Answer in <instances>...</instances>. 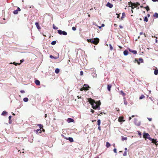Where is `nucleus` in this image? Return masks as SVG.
<instances>
[{
    "label": "nucleus",
    "mask_w": 158,
    "mask_h": 158,
    "mask_svg": "<svg viewBox=\"0 0 158 158\" xmlns=\"http://www.w3.org/2000/svg\"><path fill=\"white\" fill-rule=\"evenodd\" d=\"M18 10H15L13 11V13L15 15L17 14L18 13Z\"/></svg>",
    "instance_id": "a878e982"
},
{
    "label": "nucleus",
    "mask_w": 158,
    "mask_h": 158,
    "mask_svg": "<svg viewBox=\"0 0 158 158\" xmlns=\"http://www.w3.org/2000/svg\"><path fill=\"white\" fill-rule=\"evenodd\" d=\"M116 15H117V18H119V14H116Z\"/></svg>",
    "instance_id": "603ef678"
},
{
    "label": "nucleus",
    "mask_w": 158,
    "mask_h": 158,
    "mask_svg": "<svg viewBox=\"0 0 158 158\" xmlns=\"http://www.w3.org/2000/svg\"><path fill=\"white\" fill-rule=\"evenodd\" d=\"M154 73L155 75H157L158 74V69L155 70L154 71Z\"/></svg>",
    "instance_id": "a211bd4d"
},
{
    "label": "nucleus",
    "mask_w": 158,
    "mask_h": 158,
    "mask_svg": "<svg viewBox=\"0 0 158 158\" xmlns=\"http://www.w3.org/2000/svg\"><path fill=\"white\" fill-rule=\"evenodd\" d=\"M98 129L99 131H100L101 130V128H100V126H99V127H98Z\"/></svg>",
    "instance_id": "8fccbe9b"
},
{
    "label": "nucleus",
    "mask_w": 158,
    "mask_h": 158,
    "mask_svg": "<svg viewBox=\"0 0 158 158\" xmlns=\"http://www.w3.org/2000/svg\"><path fill=\"white\" fill-rule=\"evenodd\" d=\"M119 27L121 28H123V27L122 26H121V25H120L119 26Z\"/></svg>",
    "instance_id": "bf43d9fd"
},
{
    "label": "nucleus",
    "mask_w": 158,
    "mask_h": 158,
    "mask_svg": "<svg viewBox=\"0 0 158 158\" xmlns=\"http://www.w3.org/2000/svg\"><path fill=\"white\" fill-rule=\"evenodd\" d=\"M134 123L135 125L138 126H139L140 124V122L138 121L136 118L134 119Z\"/></svg>",
    "instance_id": "39448f33"
},
{
    "label": "nucleus",
    "mask_w": 158,
    "mask_h": 158,
    "mask_svg": "<svg viewBox=\"0 0 158 158\" xmlns=\"http://www.w3.org/2000/svg\"><path fill=\"white\" fill-rule=\"evenodd\" d=\"M16 10H18V11H20L21 10L20 9L19 7H18L17 9Z\"/></svg>",
    "instance_id": "de8ad7c7"
},
{
    "label": "nucleus",
    "mask_w": 158,
    "mask_h": 158,
    "mask_svg": "<svg viewBox=\"0 0 158 158\" xmlns=\"http://www.w3.org/2000/svg\"><path fill=\"white\" fill-rule=\"evenodd\" d=\"M92 75L93 76V77H94V78H97V74L95 73H92Z\"/></svg>",
    "instance_id": "f8f14e48"
},
{
    "label": "nucleus",
    "mask_w": 158,
    "mask_h": 158,
    "mask_svg": "<svg viewBox=\"0 0 158 158\" xmlns=\"http://www.w3.org/2000/svg\"><path fill=\"white\" fill-rule=\"evenodd\" d=\"M148 11L149 10V8L148 6H147L144 7Z\"/></svg>",
    "instance_id": "c85d7f7f"
},
{
    "label": "nucleus",
    "mask_w": 158,
    "mask_h": 158,
    "mask_svg": "<svg viewBox=\"0 0 158 158\" xmlns=\"http://www.w3.org/2000/svg\"><path fill=\"white\" fill-rule=\"evenodd\" d=\"M154 16L156 18H158V14L157 13H155L154 15Z\"/></svg>",
    "instance_id": "b1692460"
},
{
    "label": "nucleus",
    "mask_w": 158,
    "mask_h": 158,
    "mask_svg": "<svg viewBox=\"0 0 158 158\" xmlns=\"http://www.w3.org/2000/svg\"><path fill=\"white\" fill-rule=\"evenodd\" d=\"M104 26H105V25L103 23L102 24V26H101L102 27H103Z\"/></svg>",
    "instance_id": "13d9d810"
},
{
    "label": "nucleus",
    "mask_w": 158,
    "mask_h": 158,
    "mask_svg": "<svg viewBox=\"0 0 158 158\" xmlns=\"http://www.w3.org/2000/svg\"><path fill=\"white\" fill-rule=\"evenodd\" d=\"M123 117L119 118H118V121L119 122H124L125 121V120H123Z\"/></svg>",
    "instance_id": "ddd939ff"
},
{
    "label": "nucleus",
    "mask_w": 158,
    "mask_h": 158,
    "mask_svg": "<svg viewBox=\"0 0 158 158\" xmlns=\"http://www.w3.org/2000/svg\"><path fill=\"white\" fill-rule=\"evenodd\" d=\"M123 54L125 56H127L128 54V52L127 50H125L123 52Z\"/></svg>",
    "instance_id": "dca6fc26"
},
{
    "label": "nucleus",
    "mask_w": 158,
    "mask_h": 158,
    "mask_svg": "<svg viewBox=\"0 0 158 158\" xmlns=\"http://www.w3.org/2000/svg\"><path fill=\"white\" fill-rule=\"evenodd\" d=\"M20 92L22 93H24L25 92L24 90H21V91Z\"/></svg>",
    "instance_id": "5fc2aeb1"
},
{
    "label": "nucleus",
    "mask_w": 158,
    "mask_h": 158,
    "mask_svg": "<svg viewBox=\"0 0 158 158\" xmlns=\"http://www.w3.org/2000/svg\"><path fill=\"white\" fill-rule=\"evenodd\" d=\"M129 51L130 52L133 53L134 54H136L137 53V52L135 50H132L131 49H129Z\"/></svg>",
    "instance_id": "1a4fd4ad"
},
{
    "label": "nucleus",
    "mask_w": 158,
    "mask_h": 158,
    "mask_svg": "<svg viewBox=\"0 0 158 158\" xmlns=\"http://www.w3.org/2000/svg\"><path fill=\"white\" fill-rule=\"evenodd\" d=\"M109 46H110V50H112L113 49V48L112 46L111 45V44H109Z\"/></svg>",
    "instance_id": "473e14b6"
},
{
    "label": "nucleus",
    "mask_w": 158,
    "mask_h": 158,
    "mask_svg": "<svg viewBox=\"0 0 158 158\" xmlns=\"http://www.w3.org/2000/svg\"><path fill=\"white\" fill-rule=\"evenodd\" d=\"M131 117H129V120H131Z\"/></svg>",
    "instance_id": "69168bd1"
},
{
    "label": "nucleus",
    "mask_w": 158,
    "mask_h": 158,
    "mask_svg": "<svg viewBox=\"0 0 158 158\" xmlns=\"http://www.w3.org/2000/svg\"><path fill=\"white\" fill-rule=\"evenodd\" d=\"M23 101L24 102H27L28 101V99L27 98H23Z\"/></svg>",
    "instance_id": "4be33fe9"
},
{
    "label": "nucleus",
    "mask_w": 158,
    "mask_h": 158,
    "mask_svg": "<svg viewBox=\"0 0 158 158\" xmlns=\"http://www.w3.org/2000/svg\"><path fill=\"white\" fill-rule=\"evenodd\" d=\"M120 93L122 94V95L123 96H124L125 95V93H124V92H123V91L122 90H121L120 91Z\"/></svg>",
    "instance_id": "e433bc0d"
},
{
    "label": "nucleus",
    "mask_w": 158,
    "mask_h": 158,
    "mask_svg": "<svg viewBox=\"0 0 158 158\" xmlns=\"http://www.w3.org/2000/svg\"><path fill=\"white\" fill-rule=\"evenodd\" d=\"M83 72L82 71H81L80 72V75H81V76H82L83 75Z\"/></svg>",
    "instance_id": "c03bdc74"
},
{
    "label": "nucleus",
    "mask_w": 158,
    "mask_h": 158,
    "mask_svg": "<svg viewBox=\"0 0 158 158\" xmlns=\"http://www.w3.org/2000/svg\"><path fill=\"white\" fill-rule=\"evenodd\" d=\"M56 43V41H53L51 43V44L52 45H55Z\"/></svg>",
    "instance_id": "7c9ffc66"
},
{
    "label": "nucleus",
    "mask_w": 158,
    "mask_h": 158,
    "mask_svg": "<svg viewBox=\"0 0 158 158\" xmlns=\"http://www.w3.org/2000/svg\"><path fill=\"white\" fill-rule=\"evenodd\" d=\"M153 139L152 140H150L151 141H152V143H156L157 142V140L155 139Z\"/></svg>",
    "instance_id": "f3484780"
},
{
    "label": "nucleus",
    "mask_w": 158,
    "mask_h": 158,
    "mask_svg": "<svg viewBox=\"0 0 158 158\" xmlns=\"http://www.w3.org/2000/svg\"><path fill=\"white\" fill-rule=\"evenodd\" d=\"M143 137L145 138L148 139L150 140H152V139L150 137L149 134L148 133H144L143 135Z\"/></svg>",
    "instance_id": "7ed1b4c3"
},
{
    "label": "nucleus",
    "mask_w": 158,
    "mask_h": 158,
    "mask_svg": "<svg viewBox=\"0 0 158 158\" xmlns=\"http://www.w3.org/2000/svg\"><path fill=\"white\" fill-rule=\"evenodd\" d=\"M124 104L126 105H127V102L126 101H124Z\"/></svg>",
    "instance_id": "ea45409f"
},
{
    "label": "nucleus",
    "mask_w": 158,
    "mask_h": 158,
    "mask_svg": "<svg viewBox=\"0 0 158 158\" xmlns=\"http://www.w3.org/2000/svg\"><path fill=\"white\" fill-rule=\"evenodd\" d=\"M111 87V85H108L107 89L108 91H110Z\"/></svg>",
    "instance_id": "4468645a"
},
{
    "label": "nucleus",
    "mask_w": 158,
    "mask_h": 158,
    "mask_svg": "<svg viewBox=\"0 0 158 158\" xmlns=\"http://www.w3.org/2000/svg\"><path fill=\"white\" fill-rule=\"evenodd\" d=\"M53 29H56H56H58V27H56L54 25V24L53 25Z\"/></svg>",
    "instance_id": "72a5a7b5"
},
{
    "label": "nucleus",
    "mask_w": 158,
    "mask_h": 158,
    "mask_svg": "<svg viewBox=\"0 0 158 158\" xmlns=\"http://www.w3.org/2000/svg\"><path fill=\"white\" fill-rule=\"evenodd\" d=\"M125 13H122V15L121 17V19H123V18H124L125 17Z\"/></svg>",
    "instance_id": "412c9836"
},
{
    "label": "nucleus",
    "mask_w": 158,
    "mask_h": 158,
    "mask_svg": "<svg viewBox=\"0 0 158 158\" xmlns=\"http://www.w3.org/2000/svg\"><path fill=\"white\" fill-rule=\"evenodd\" d=\"M38 125L39 126L40 129H41L42 127H43V125H41V124H38Z\"/></svg>",
    "instance_id": "2f4dec72"
},
{
    "label": "nucleus",
    "mask_w": 158,
    "mask_h": 158,
    "mask_svg": "<svg viewBox=\"0 0 158 158\" xmlns=\"http://www.w3.org/2000/svg\"><path fill=\"white\" fill-rule=\"evenodd\" d=\"M87 41L88 42L91 43L95 45H97L99 42V39L98 38H96L94 39H88Z\"/></svg>",
    "instance_id": "f03ea898"
},
{
    "label": "nucleus",
    "mask_w": 158,
    "mask_h": 158,
    "mask_svg": "<svg viewBox=\"0 0 158 158\" xmlns=\"http://www.w3.org/2000/svg\"><path fill=\"white\" fill-rule=\"evenodd\" d=\"M140 34V35H142V34H143V32H140V34Z\"/></svg>",
    "instance_id": "680f3d73"
},
{
    "label": "nucleus",
    "mask_w": 158,
    "mask_h": 158,
    "mask_svg": "<svg viewBox=\"0 0 158 158\" xmlns=\"http://www.w3.org/2000/svg\"><path fill=\"white\" fill-rule=\"evenodd\" d=\"M58 32L60 35H67V33L64 31H62L61 30H58Z\"/></svg>",
    "instance_id": "20e7f679"
},
{
    "label": "nucleus",
    "mask_w": 158,
    "mask_h": 158,
    "mask_svg": "<svg viewBox=\"0 0 158 158\" xmlns=\"http://www.w3.org/2000/svg\"><path fill=\"white\" fill-rule=\"evenodd\" d=\"M50 57L51 58H54V57L51 55L50 56Z\"/></svg>",
    "instance_id": "49530a36"
},
{
    "label": "nucleus",
    "mask_w": 158,
    "mask_h": 158,
    "mask_svg": "<svg viewBox=\"0 0 158 158\" xmlns=\"http://www.w3.org/2000/svg\"><path fill=\"white\" fill-rule=\"evenodd\" d=\"M106 6L110 8H111L113 6V5L109 2H108L106 4Z\"/></svg>",
    "instance_id": "0eeeda50"
},
{
    "label": "nucleus",
    "mask_w": 158,
    "mask_h": 158,
    "mask_svg": "<svg viewBox=\"0 0 158 158\" xmlns=\"http://www.w3.org/2000/svg\"><path fill=\"white\" fill-rule=\"evenodd\" d=\"M144 98L145 96H144V95H142L139 97V98L140 99H142Z\"/></svg>",
    "instance_id": "bb28decb"
},
{
    "label": "nucleus",
    "mask_w": 158,
    "mask_h": 158,
    "mask_svg": "<svg viewBox=\"0 0 158 158\" xmlns=\"http://www.w3.org/2000/svg\"><path fill=\"white\" fill-rule=\"evenodd\" d=\"M135 61H137V62L138 64H140V62L138 61V60H137V59H135Z\"/></svg>",
    "instance_id": "37998d69"
},
{
    "label": "nucleus",
    "mask_w": 158,
    "mask_h": 158,
    "mask_svg": "<svg viewBox=\"0 0 158 158\" xmlns=\"http://www.w3.org/2000/svg\"><path fill=\"white\" fill-rule=\"evenodd\" d=\"M72 29L73 30V31H75L76 30V28L75 27H72Z\"/></svg>",
    "instance_id": "79ce46f5"
},
{
    "label": "nucleus",
    "mask_w": 158,
    "mask_h": 158,
    "mask_svg": "<svg viewBox=\"0 0 158 158\" xmlns=\"http://www.w3.org/2000/svg\"><path fill=\"white\" fill-rule=\"evenodd\" d=\"M36 131L37 133H41L42 132L41 130L40 129H37L36 130Z\"/></svg>",
    "instance_id": "aec40b11"
},
{
    "label": "nucleus",
    "mask_w": 158,
    "mask_h": 158,
    "mask_svg": "<svg viewBox=\"0 0 158 158\" xmlns=\"http://www.w3.org/2000/svg\"><path fill=\"white\" fill-rule=\"evenodd\" d=\"M67 139L69 140L70 142H73V139L72 138L69 137L68 139Z\"/></svg>",
    "instance_id": "2eb2a0df"
},
{
    "label": "nucleus",
    "mask_w": 158,
    "mask_h": 158,
    "mask_svg": "<svg viewBox=\"0 0 158 158\" xmlns=\"http://www.w3.org/2000/svg\"><path fill=\"white\" fill-rule=\"evenodd\" d=\"M127 155V152L126 151H125L123 154V156H126Z\"/></svg>",
    "instance_id": "a19ab883"
},
{
    "label": "nucleus",
    "mask_w": 158,
    "mask_h": 158,
    "mask_svg": "<svg viewBox=\"0 0 158 158\" xmlns=\"http://www.w3.org/2000/svg\"><path fill=\"white\" fill-rule=\"evenodd\" d=\"M106 146L107 148H109L110 146V144L109 142H106Z\"/></svg>",
    "instance_id": "5701e85b"
},
{
    "label": "nucleus",
    "mask_w": 158,
    "mask_h": 158,
    "mask_svg": "<svg viewBox=\"0 0 158 158\" xmlns=\"http://www.w3.org/2000/svg\"><path fill=\"white\" fill-rule=\"evenodd\" d=\"M11 118V116H9V120H10Z\"/></svg>",
    "instance_id": "3c124183"
},
{
    "label": "nucleus",
    "mask_w": 158,
    "mask_h": 158,
    "mask_svg": "<svg viewBox=\"0 0 158 158\" xmlns=\"http://www.w3.org/2000/svg\"><path fill=\"white\" fill-rule=\"evenodd\" d=\"M139 135H141V133H140V132H139Z\"/></svg>",
    "instance_id": "338daca9"
},
{
    "label": "nucleus",
    "mask_w": 158,
    "mask_h": 158,
    "mask_svg": "<svg viewBox=\"0 0 158 158\" xmlns=\"http://www.w3.org/2000/svg\"><path fill=\"white\" fill-rule=\"evenodd\" d=\"M35 83L37 85H40V82L38 80H35Z\"/></svg>",
    "instance_id": "9d476101"
},
{
    "label": "nucleus",
    "mask_w": 158,
    "mask_h": 158,
    "mask_svg": "<svg viewBox=\"0 0 158 158\" xmlns=\"http://www.w3.org/2000/svg\"><path fill=\"white\" fill-rule=\"evenodd\" d=\"M148 118L150 121H151L152 120V118Z\"/></svg>",
    "instance_id": "09e8293b"
},
{
    "label": "nucleus",
    "mask_w": 158,
    "mask_h": 158,
    "mask_svg": "<svg viewBox=\"0 0 158 158\" xmlns=\"http://www.w3.org/2000/svg\"><path fill=\"white\" fill-rule=\"evenodd\" d=\"M123 100H124V101H126V98L125 97H124L123 98Z\"/></svg>",
    "instance_id": "e2e57ef3"
},
{
    "label": "nucleus",
    "mask_w": 158,
    "mask_h": 158,
    "mask_svg": "<svg viewBox=\"0 0 158 158\" xmlns=\"http://www.w3.org/2000/svg\"><path fill=\"white\" fill-rule=\"evenodd\" d=\"M83 88L84 89L88 90L89 88H90V87L87 84H84L83 85Z\"/></svg>",
    "instance_id": "423d86ee"
},
{
    "label": "nucleus",
    "mask_w": 158,
    "mask_h": 158,
    "mask_svg": "<svg viewBox=\"0 0 158 158\" xmlns=\"http://www.w3.org/2000/svg\"><path fill=\"white\" fill-rule=\"evenodd\" d=\"M13 64L15 65H17L18 64H19V63H15V62H14Z\"/></svg>",
    "instance_id": "58836bf2"
},
{
    "label": "nucleus",
    "mask_w": 158,
    "mask_h": 158,
    "mask_svg": "<svg viewBox=\"0 0 158 158\" xmlns=\"http://www.w3.org/2000/svg\"><path fill=\"white\" fill-rule=\"evenodd\" d=\"M35 25L37 27V28H38V29H40V27L39 26V23L37 22H36L35 23Z\"/></svg>",
    "instance_id": "9b49d317"
},
{
    "label": "nucleus",
    "mask_w": 158,
    "mask_h": 158,
    "mask_svg": "<svg viewBox=\"0 0 158 158\" xmlns=\"http://www.w3.org/2000/svg\"><path fill=\"white\" fill-rule=\"evenodd\" d=\"M88 101L92 105V107L94 109H97L99 110L100 106L101 104L100 101L95 102L94 100L91 98H89L88 99Z\"/></svg>",
    "instance_id": "f257e3e1"
},
{
    "label": "nucleus",
    "mask_w": 158,
    "mask_h": 158,
    "mask_svg": "<svg viewBox=\"0 0 158 158\" xmlns=\"http://www.w3.org/2000/svg\"><path fill=\"white\" fill-rule=\"evenodd\" d=\"M98 125V126H100L101 124V121L100 119H98L97 121Z\"/></svg>",
    "instance_id": "cd10ccee"
},
{
    "label": "nucleus",
    "mask_w": 158,
    "mask_h": 158,
    "mask_svg": "<svg viewBox=\"0 0 158 158\" xmlns=\"http://www.w3.org/2000/svg\"><path fill=\"white\" fill-rule=\"evenodd\" d=\"M153 2L158 1V0H152Z\"/></svg>",
    "instance_id": "6e6d98bb"
},
{
    "label": "nucleus",
    "mask_w": 158,
    "mask_h": 158,
    "mask_svg": "<svg viewBox=\"0 0 158 158\" xmlns=\"http://www.w3.org/2000/svg\"><path fill=\"white\" fill-rule=\"evenodd\" d=\"M152 37H155L156 39L157 38V37H156L155 36H152Z\"/></svg>",
    "instance_id": "052dcab7"
},
{
    "label": "nucleus",
    "mask_w": 158,
    "mask_h": 158,
    "mask_svg": "<svg viewBox=\"0 0 158 158\" xmlns=\"http://www.w3.org/2000/svg\"><path fill=\"white\" fill-rule=\"evenodd\" d=\"M7 113V112L6 111H4L2 112V115H4L5 114Z\"/></svg>",
    "instance_id": "393cba45"
},
{
    "label": "nucleus",
    "mask_w": 158,
    "mask_h": 158,
    "mask_svg": "<svg viewBox=\"0 0 158 158\" xmlns=\"http://www.w3.org/2000/svg\"><path fill=\"white\" fill-rule=\"evenodd\" d=\"M147 16H148V17H149V16H150V15L149 14H148L147 15Z\"/></svg>",
    "instance_id": "0e129e2a"
},
{
    "label": "nucleus",
    "mask_w": 158,
    "mask_h": 158,
    "mask_svg": "<svg viewBox=\"0 0 158 158\" xmlns=\"http://www.w3.org/2000/svg\"><path fill=\"white\" fill-rule=\"evenodd\" d=\"M77 98H81V97H79V96H77Z\"/></svg>",
    "instance_id": "774afa93"
},
{
    "label": "nucleus",
    "mask_w": 158,
    "mask_h": 158,
    "mask_svg": "<svg viewBox=\"0 0 158 158\" xmlns=\"http://www.w3.org/2000/svg\"><path fill=\"white\" fill-rule=\"evenodd\" d=\"M144 20L146 22H147L148 21V19L147 17H145Z\"/></svg>",
    "instance_id": "f704fd0d"
},
{
    "label": "nucleus",
    "mask_w": 158,
    "mask_h": 158,
    "mask_svg": "<svg viewBox=\"0 0 158 158\" xmlns=\"http://www.w3.org/2000/svg\"><path fill=\"white\" fill-rule=\"evenodd\" d=\"M60 72V70L58 68H56L55 70V72L56 73H58Z\"/></svg>",
    "instance_id": "6ab92c4d"
},
{
    "label": "nucleus",
    "mask_w": 158,
    "mask_h": 158,
    "mask_svg": "<svg viewBox=\"0 0 158 158\" xmlns=\"http://www.w3.org/2000/svg\"><path fill=\"white\" fill-rule=\"evenodd\" d=\"M91 111L92 113H94V110H91Z\"/></svg>",
    "instance_id": "4d7b16f0"
},
{
    "label": "nucleus",
    "mask_w": 158,
    "mask_h": 158,
    "mask_svg": "<svg viewBox=\"0 0 158 158\" xmlns=\"http://www.w3.org/2000/svg\"><path fill=\"white\" fill-rule=\"evenodd\" d=\"M20 61L21 63H22L23 62L24 60H23V59L21 60H20Z\"/></svg>",
    "instance_id": "864d4df0"
},
{
    "label": "nucleus",
    "mask_w": 158,
    "mask_h": 158,
    "mask_svg": "<svg viewBox=\"0 0 158 158\" xmlns=\"http://www.w3.org/2000/svg\"><path fill=\"white\" fill-rule=\"evenodd\" d=\"M127 137H123L122 139V140L123 141H124V140H127Z\"/></svg>",
    "instance_id": "c756f323"
},
{
    "label": "nucleus",
    "mask_w": 158,
    "mask_h": 158,
    "mask_svg": "<svg viewBox=\"0 0 158 158\" xmlns=\"http://www.w3.org/2000/svg\"><path fill=\"white\" fill-rule=\"evenodd\" d=\"M113 151H114V152L117 153V151H116L117 149L116 148H114Z\"/></svg>",
    "instance_id": "a18cd8bd"
},
{
    "label": "nucleus",
    "mask_w": 158,
    "mask_h": 158,
    "mask_svg": "<svg viewBox=\"0 0 158 158\" xmlns=\"http://www.w3.org/2000/svg\"><path fill=\"white\" fill-rule=\"evenodd\" d=\"M139 61L141 62L142 63L143 62V60L141 58H139Z\"/></svg>",
    "instance_id": "c9c22d12"
},
{
    "label": "nucleus",
    "mask_w": 158,
    "mask_h": 158,
    "mask_svg": "<svg viewBox=\"0 0 158 158\" xmlns=\"http://www.w3.org/2000/svg\"><path fill=\"white\" fill-rule=\"evenodd\" d=\"M134 6H135V5L136 6H139L140 5V4L138 2H136V3H134Z\"/></svg>",
    "instance_id": "4c0bfd02"
},
{
    "label": "nucleus",
    "mask_w": 158,
    "mask_h": 158,
    "mask_svg": "<svg viewBox=\"0 0 158 158\" xmlns=\"http://www.w3.org/2000/svg\"><path fill=\"white\" fill-rule=\"evenodd\" d=\"M73 121L74 120L73 119L70 118H69L67 120V121L69 123L73 122Z\"/></svg>",
    "instance_id": "6e6552de"
}]
</instances>
